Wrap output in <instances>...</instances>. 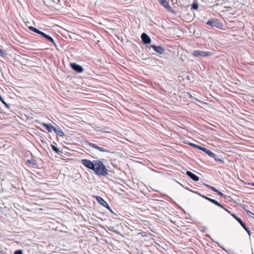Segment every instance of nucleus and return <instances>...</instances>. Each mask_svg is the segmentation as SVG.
Returning <instances> with one entry per match:
<instances>
[{
	"mask_svg": "<svg viewBox=\"0 0 254 254\" xmlns=\"http://www.w3.org/2000/svg\"><path fill=\"white\" fill-rule=\"evenodd\" d=\"M44 38H45L46 39H47L48 41H50V42H51V43H53V44H55V43L54 40V39H53L52 37H51V36H49V35H47V34H46V35H45V36H44Z\"/></svg>",
	"mask_w": 254,
	"mask_h": 254,
	"instance_id": "obj_16",
	"label": "nucleus"
},
{
	"mask_svg": "<svg viewBox=\"0 0 254 254\" xmlns=\"http://www.w3.org/2000/svg\"><path fill=\"white\" fill-rule=\"evenodd\" d=\"M3 54L2 51L0 49V55H1Z\"/></svg>",
	"mask_w": 254,
	"mask_h": 254,
	"instance_id": "obj_29",
	"label": "nucleus"
},
{
	"mask_svg": "<svg viewBox=\"0 0 254 254\" xmlns=\"http://www.w3.org/2000/svg\"><path fill=\"white\" fill-rule=\"evenodd\" d=\"M89 146L94 148L97 149L101 151H102V152L106 151V150L105 148H104L103 147L98 146L96 145L95 144L93 143H89Z\"/></svg>",
	"mask_w": 254,
	"mask_h": 254,
	"instance_id": "obj_13",
	"label": "nucleus"
},
{
	"mask_svg": "<svg viewBox=\"0 0 254 254\" xmlns=\"http://www.w3.org/2000/svg\"><path fill=\"white\" fill-rule=\"evenodd\" d=\"M151 47L154 49V51L159 54H162L164 51L163 48L159 46H156L155 45H152Z\"/></svg>",
	"mask_w": 254,
	"mask_h": 254,
	"instance_id": "obj_10",
	"label": "nucleus"
},
{
	"mask_svg": "<svg viewBox=\"0 0 254 254\" xmlns=\"http://www.w3.org/2000/svg\"><path fill=\"white\" fill-rule=\"evenodd\" d=\"M81 161L85 166L94 170L97 174L104 176L107 174V170L105 166L101 161L94 160L92 162L87 159H82Z\"/></svg>",
	"mask_w": 254,
	"mask_h": 254,
	"instance_id": "obj_1",
	"label": "nucleus"
},
{
	"mask_svg": "<svg viewBox=\"0 0 254 254\" xmlns=\"http://www.w3.org/2000/svg\"><path fill=\"white\" fill-rule=\"evenodd\" d=\"M37 33L43 36L44 37V36H45V35L46 34V33H44L43 32H42L41 31H40L39 30H38V32Z\"/></svg>",
	"mask_w": 254,
	"mask_h": 254,
	"instance_id": "obj_24",
	"label": "nucleus"
},
{
	"mask_svg": "<svg viewBox=\"0 0 254 254\" xmlns=\"http://www.w3.org/2000/svg\"><path fill=\"white\" fill-rule=\"evenodd\" d=\"M14 254H22L23 252H22V251L21 250H17L14 252Z\"/></svg>",
	"mask_w": 254,
	"mask_h": 254,
	"instance_id": "obj_23",
	"label": "nucleus"
},
{
	"mask_svg": "<svg viewBox=\"0 0 254 254\" xmlns=\"http://www.w3.org/2000/svg\"><path fill=\"white\" fill-rule=\"evenodd\" d=\"M191 7L192 9L196 10L198 8V4L197 2H193L191 5Z\"/></svg>",
	"mask_w": 254,
	"mask_h": 254,
	"instance_id": "obj_19",
	"label": "nucleus"
},
{
	"mask_svg": "<svg viewBox=\"0 0 254 254\" xmlns=\"http://www.w3.org/2000/svg\"><path fill=\"white\" fill-rule=\"evenodd\" d=\"M232 216L235 218L236 220H237L241 225L243 227V228L247 232L249 235H250L251 232L249 231L245 224L242 221V220L238 217L235 214H232Z\"/></svg>",
	"mask_w": 254,
	"mask_h": 254,
	"instance_id": "obj_5",
	"label": "nucleus"
},
{
	"mask_svg": "<svg viewBox=\"0 0 254 254\" xmlns=\"http://www.w3.org/2000/svg\"><path fill=\"white\" fill-rule=\"evenodd\" d=\"M141 37L143 42L144 44H149L151 43V39L146 34L144 33H142L141 34Z\"/></svg>",
	"mask_w": 254,
	"mask_h": 254,
	"instance_id": "obj_8",
	"label": "nucleus"
},
{
	"mask_svg": "<svg viewBox=\"0 0 254 254\" xmlns=\"http://www.w3.org/2000/svg\"><path fill=\"white\" fill-rule=\"evenodd\" d=\"M215 160H216V161H221V159H216V158H215Z\"/></svg>",
	"mask_w": 254,
	"mask_h": 254,
	"instance_id": "obj_30",
	"label": "nucleus"
},
{
	"mask_svg": "<svg viewBox=\"0 0 254 254\" xmlns=\"http://www.w3.org/2000/svg\"><path fill=\"white\" fill-rule=\"evenodd\" d=\"M70 66L74 71L78 73H81L83 70V68L82 67V66L77 64L75 63H71Z\"/></svg>",
	"mask_w": 254,
	"mask_h": 254,
	"instance_id": "obj_6",
	"label": "nucleus"
},
{
	"mask_svg": "<svg viewBox=\"0 0 254 254\" xmlns=\"http://www.w3.org/2000/svg\"><path fill=\"white\" fill-rule=\"evenodd\" d=\"M41 125L46 128L49 132H52V131H54L55 127L51 125H47L45 123H42Z\"/></svg>",
	"mask_w": 254,
	"mask_h": 254,
	"instance_id": "obj_9",
	"label": "nucleus"
},
{
	"mask_svg": "<svg viewBox=\"0 0 254 254\" xmlns=\"http://www.w3.org/2000/svg\"><path fill=\"white\" fill-rule=\"evenodd\" d=\"M201 151H203L205 153H206L207 155H208L210 157L214 158L215 157V155L211 151L208 150L207 148L202 147Z\"/></svg>",
	"mask_w": 254,
	"mask_h": 254,
	"instance_id": "obj_12",
	"label": "nucleus"
},
{
	"mask_svg": "<svg viewBox=\"0 0 254 254\" xmlns=\"http://www.w3.org/2000/svg\"><path fill=\"white\" fill-rule=\"evenodd\" d=\"M248 213H249V215L254 219V213L251 211H249Z\"/></svg>",
	"mask_w": 254,
	"mask_h": 254,
	"instance_id": "obj_26",
	"label": "nucleus"
},
{
	"mask_svg": "<svg viewBox=\"0 0 254 254\" xmlns=\"http://www.w3.org/2000/svg\"><path fill=\"white\" fill-rule=\"evenodd\" d=\"M210 202L214 203V204H215L216 205L219 206L220 208L224 209L226 211H227V210L226 209H225L223 207V206L220 203H219L218 201H217L216 200H215L214 199H211V200H210Z\"/></svg>",
	"mask_w": 254,
	"mask_h": 254,
	"instance_id": "obj_15",
	"label": "nucleus"
},
{
	"mask_svg": "<svg viewBox=\"0 0 254 254\" xmlns=\"http://www.w3.org/2000/svg\"><path fill=\"white\" fill-rule=\"evenodd\" d=\"M112 218H113L114 219H116L115 218L113 217V216H112Z\"/></svg>",
	"mask_w": 254,
	"mask_h": 254,
	"instance_id": "obj_32",
	"label": "nucleus"
},
{
	"mask_svg": "<svg viewBox=\"0 0 254 254\" xmlns=\"http://www.w3.org/2000/svg\"><path fill=\"white\" fill-rule=\"evenodd\" d=\"M112 231H114V232H116L115 231H114V230H112Z\"/></svg>",
	"mask_w": 254,
	"mask_h": 254,
	"instance_id": "obj_31",
	"label": "nucleus"
},
{
	"mask_svg": "<svg viewBox=\"0 0 254 254\" xmlns=\"http://www.w3.org/2000/svg\"><path fill=\"white\" fill-rule=\"evenodd\" d=\"M207 188H210V189H211L212 190H213V191L216 192H218V190H217L216 189H215L214 187H212L211 186H209V185H205Z\"/></svg>",
	"mask_w": 254,
	"mask_h": 254,
	"instance_id": "obj_22",
	"label": "nucleus"
},
{
	"mask_svg": "<svg viewBox=\"0 0 254 254\" xmlns=\"http://www.w3.org/2000/svg\"><path fill=\"white\" fill-rule=\"evenodd\" d=\"M199 195H200L201 197H202L203 198L206 199V200H208L210 201V200L211 199V198H209V197H208L205 195H201L200 194H199L198 193Z\"/></svg>",
	"mask_w": 254,
	"mask_h": 254,
	"instance_id": "obj_25",
	"label": "nucleus"
},
{
	"mask_svg": "<svg viewBox=\"0 0 254 254\" xmlns=\"http://www.w3.org/2000/svg\"><path fill=\"white\" fill-rule=\"evenodd\" d=\"M219 195H223V194L220 192L219 190H218V192H217Z\"/></svg>",
	"mask_w": 254,
	"mask_h": 254,
	"instance_id": "obj_28",
	"label": "nucleus"
},
{
	"mask_svg": "<svg viewBox=\"0 0 254 254\" xmlns=\"http://www.w3.org/2000/svg\"><path fill=\"white\" fill-rule=\"evenodd\" d=\"M51 146L53 150H54L56 153H59L61 152L60 149L54 145L51 144Z\"/></svg>",
	"mask_w": 254,
	"mask_h": 254,
	"instance_id": "obj_17",
	"label": "nucleus"
},
{
	"mask_svg": "<svg viewBox=\"0 0 254 254\" xmlns=\"http://www.w3.org/2000/svg\"><path fill=\"white\" fill-rule=\"evenodd\" d=\"M54 131L60 136H63L64 134V132L59 127H55Z\"/></svg>",
	"mask_w": 254,
	"mask_h": 254,
	"instance_id": "obj_14",
	"label": "nucleus"
},
{
	"mask_svg": "<svg viewBox=\"0 0 254 254\" xmlns=\"http://www.w3.org/2000/svg\"><path fill=\"white\" fill-rule=\"evenodd\" d=\"M192 54L194 57H197L198 58H204L212 55L211 53L201 51L200 50H194L192 52Z\"/></svg>",
	"mask_w": 254,
	"mask_h": 254,
	"instance_id": "obj_2",
	"label": "nucleus"
},
{
	"mask_svg": "<svg viewBox=\"0 0 254 254\" xmlns=\"http://www.w3.org/2000/svg\"><path fill=\"white\" fill-rule=\"evenodd\" d=\"M114 221H117V225L118 226H119V224H121V223L118 220H115Z\"/></svg>",
	"mask_w": 254,
	"mask_h": 254,
	"instance_id": "obj_27",
	"label": "nucleus"
},
{
	"mask_svg": "<svg viewBox=\"0 0 254 254\" xmlns=\"http://www.w3.org/2000/svg\"><path fill=\"white\" fill-rule=\"evenodd\" d=\"M207 25L211 26L213 28H220L222 24L218 19H211L206 23Z\"/></svg>",
	"mask_w": 254,
	"mask_h": 254,
	"instance_id": "obj_3",
	"label": "nucleus"
},
{
	"mask_svg": "<svg viewBox=\"0 0 254 254\" xmlns=\"http://www.w3.org/2000/svg\"><path fill=\"white\" fill-rule=\"evenodd\" d=\"M189 144H190V145H191V146H193V147H194L196 148H198L199 149V150H201L202 148V147H201L198 145H196V144H193V143H189Z\"/></svg>",
	"mask_w": 254,
	"mask_h": 254,
	"instance_id": "obj_18",
	"label": "nucleus"
},
{
	"mask_svg": "<svg viewBox=\"0 0 254 254\" xmlns=\"http://www.w3.org/2000/svg\"><path fill=\"white\" fill-rule=\"evenodd\" d=\"M27 162L28 163L31 164L32 166H35L36 165V161L34 159L27 160Z\"/></svg>",
	"mask_w": 254,
	"mask_h": 254,
	"instance_id": "obj_20",
	"label": "nucleus"
},
{
	"mask_svg": "<svg viewBox=\"0 0 254 254\" xmlns=\"http://www.w3.org/2000/svg\"><path fill=\"white\" fill-rule=\"evenodd\" d=\"M29 28L30 30H31V31H32L36 33L38 32V31L39 30L38 29H37L36 28L34 27L33 26H30V27H29Z\"/></svg>",
	"mask_w": 254,
	"mask_h": 254,
	"instance_id": "obj_21",
	"label": "nucleus"
},
{
	"mask_svg": "<svg viewBox=\"0 0 254 254\" xmlns=\"http://www.w3.org/2000/svg\"><path fill=\"white\" fill-rule=\"evenodd\" d=\"M96 199L99 203H100L101 205L107 208L108 210L111 211V208H110L109 204L100 196H97L96 197Z\"/></svg>",
	"mask_w": 254,
	"mask_h": 254,
	"instance_id": "obj_7",
	"label": "nucleus"
},
{
	"mask_svg": "<svg viewBox=\"0 0 254 254\" xmlns=\"http://www.w3.org/2000/svg\"><path fill=\"white\" fill-rule=\"evenodd\" d=\"M186 174L194 181H198L199 179L198 177L193 174L190 171H187L186 172Z\"/></svg>",
	"mask_w": 254,
	"mask_h": 254,
	"instance_id": "obj_11",
	"label": "nucleus"
},
{
	"mask_svg": "<svg viewBox=\"0 0 254 254\" xmlns=\"http://www.w3.org/2000/svg\"><path fill=\"white\" fill-rule=\"evenodd\" d=\"M160 3L167 10L172 13L175 14L176 11L170 6L169 2L167 0H158Z\"/></svg>",
	"mask_w": 254,
	"mask_h": 254,
	"instance_id": "obj_4",
	"label": "nucleus"
}]
</instances>
